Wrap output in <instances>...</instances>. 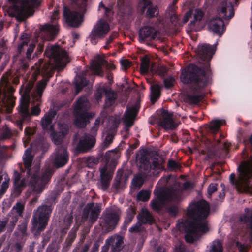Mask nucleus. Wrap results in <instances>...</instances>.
Here are the masks:
<instances>
[{
	"mask_svg": "<svg viewBox=\"0 0 252 252\" xmlns=\"http://www.w3.org/2000/svg\"><path fill=\"white\" fill-rule=\"evenodd\" d=\"M134 214H131L128 215L125 219V223L127 225L130 222H131V221H132V219L134 218Z\"/></svg>",
	"mask_w": 252,
	"mask_h": 252,
	"instance_id": "obj_63",
	"label": "nucleus"
},
{
	"mask_svg": "<svg viewBox=\"0 0 252 252\" xmlns=\"http://www.w3.org/2000/svg\"><path fill=\"white\" fill-rule=\"evenodd\" d=\"M7 101L8 102L6 104V105L9 106L11 107H13L15 104V102L14 100V98L12 96H9L7 98V99L6 98L4 99V101Z\"/></svg>",
	"mask_w": 252,
	"mask_h": 252,
	"instance_id": "obj_59",
	"label": "nucleus"
},
{
	"mask_svg": "<svg viewBox=\"0 0 252 252\" xmlns=\"http://www.w3.org/2000/svg\"><path fill=\"white\" fill-rule=\"evenodd\" d=\"M111 179L100 177V186L103 190H106L109 187Z\"/></svg>",
	"mask_w": 252,
	"mask_h": 252,
	"instance_id": "obj_41",
	"label": "nucleus"
},
{
	"mask_svg": "<svg viewBox=\"0 0 252 252\" xmlns=\"http://www.w3.org/2000/svg\"><path fill=\"white\" fill-rule=\"evenodd\" d=\"M59 13L58 10L56 9L54 10L51 17V20L52 21H54L58 19L59 18Z\"/></svg>",
	"mask_w": 252,
	"mask_h": 252,
	"instance_id": "obj_62",
	"label": "nucleus"
},
{
	"mask_svg": "<svg viewBox=\"0 0 252 252\" xmlns=\"http://www.w3.org/2000/svg\"><path fill=\"white\" fill-rule=\"evenodd\" d=\"M210 211L209 205L205 200L192 202L188 207V220L185 222V239L192 243L209 231L206 218Z\"/></svg>",
	"mask_w": 252,
	"mask_h": 252,
	"instance_id": "obj_1",
	"label": "nucleus"
},
{
	"mask_svg": "<svg viewBox=\"0 0 252 252\" xmlns=\"http://www.w3.org/2000/svg\"><path fill=\"white\" fill-rule=\"evenodd\" d=\"M223 248L221 243L219 241H214L211 246L209 252H222Z\"/></svg>",
	"mask_w": 252,
	"mask_h": 252,
	"instance_id": "obj_37",
	"label": "nucleus"
},
{
	"mask_svg": "<svg viewBox=\"0 0 252 252\" xmlns=\"http://www.w3.org/2000/svg\"><path fill=\"white\" fill-rule=\"evenodd\" d=\"M100 210L98 205H94V204L92 203L87 205L85 209V212L87 213V217L89 216L92 221H95L98 218Z\"/></svg>",
	"mask_w": 252,
	"mask_h": 252,
	"instance_id": "obj_24",
	"label": "nucleus"
},
{
	"mask_svg": "<svg viewBox=\"0 0 252 252\" xmlns=\"http://www.w3.org/2000/svg\"><path fill=\"white\" fill-rule=\"evenodd\" d=\"M220 16L225 19H230L233 17L234 12L232 3L228 0H224L218 9Z\"/></svg>",
	"mask_w": 252,
	"mask_h": 252,
	"instance_id": "obj_13",
	"label": "nucleus"
},
{
	"mask_svg": "<svg viewBox=\"0 0 252 252\" xmlns=\"http://www.w3.org/2000/svg\"><path fill=\"white\" fill-rule=\"evenodd\" d=\"M172 117V114H169L167 111L163 110L162 119L160 121L161 126L165 129H173L176 128L178 125L173 122Z\"/></svg>",
	"mask_w": 252,
	"mask_h": 252,
	"instance_id": "obj_21",
	"label": "nucleus"
},
{
	"mask_svg": "<svg viewBox=\"0 0 252 252\" xmlns=\"http://www.w3.org/2000/svg\"><path fill=\"white\" fill-rule=\"evenodd\" d=\"M52 173L48 171L45 173L41 178H39L36 174L29 176L28 177L29 182L26 184L25 181H20L18 175L15 178L14 185L15 188L18 190L21 187L28 185L32 189L33 191L36 193H40L44 189L45 185L50 180Z\"/></svg>",
	"mask_w": 252,
	"mask_h": 252,
	"instance_id": "obj_6",
	"label": "nucleus"
},
{
	"mask_svg": "<svg viewBox=\"0 0 252 252\" xmlns=\"http://www.w3.org/2000/svg\"><path fill=\"white\" fill-rule=\"evenodd\" d=\"M100 122V120L99 119H97L95 120V126L92 129V132H93V134L95 135Z\"/></svg>",
	"mask_w": 252,
	"mask_h": 252,
	"instance_id": "obj_61",
	"label": "nucleus"
},
{
	"mask_svg": "<svg viewBox=\"0 0 252 252\" xmlns=\"http://www.w3.org/2000/svg\"><path fill=\"white\" fill-rule=\"evenodd\" d=\"M167 72V68L165 66H161L158 68V73L160 76H163Z\"/></svg>",
	"mask_w": 252,
	"mask_h": 252,
	"instance_id": "obj_60",
	"label": "nucleus"
},
{
	"mask_svg": "<svg viewBox=\"0 0 252 252\" xmlns=\"http://www.w3.org/2000/svg\"><path fill=\"white\" fill-rule=\"evenodd\" d=\"M22 248V246L19 243H16L13 248L15 252H20Z\"/></svg>",
	"mask_w": 252,
	"mask_h": 252,
	"instance_id": "obj_64",
	"label": "nucleus"
},
{
	"mask_svg": "<svg viewBox=\"0 0 252 252\" xmlns=\"http://www.w3.org/2000/svg\"><path fill=\"white\" fill-rule=\"evenodd\" d=\"M106 62L102 57L96 56L92 61L91 64V69L94 74L102 76L103 72L101 66L106 63Z\"/></svg>",
	"mask_w": 252,
	"mask_h": 252,
	"instance_id": "obj_20",
	"label": "nucleus"
},
{
	"mask_svg": "<svg viewBox=\"0 0 252 252\" xmlns=\"http://www.w3.org/2000/svg\"><path fill=\"white\" fill-rule=\"evenodd\" d=\"M74 3L79 8V12L70 11L67 7H64L63 16L69 25L77 27L81 25L83 21V14L85 10L86 0H75Z\"/></svg>",
	"mask_w": 252,
	"mask_h": 252,
	"instance_id": "obj_8",
	"label": "nucleus"
},
{
	"mask_svg": "<svg viewBox=\"0 0 252 252\" xmlns=\"http://www.w3.org/2000/svg\"><path fill=\"white\" fill-rule=\"evenodd\" d=\"M121 64L123 69H126L131 65V63L127 60H123L121 61Z\"/></svg>",
	"mask_w": 252,
	"mask_h": 252,
	"instance_id": "obj_55",
	"label": "nucleus"
},
{
	"mask_svg": "<svg viewBox=\"0 0 252 252\" xmlns=\"http://www.w3.org/2000/svg\"><path fill=\"white\" fill-rule=\"evenodd\" d=\"M166 15L171 19L172 23L176 22L177 17L175 15V6L174 5H170L167 10Z\"/></svg>",
	"mask_w": 252,
	"mask_h": 252,
	"instance_id": "obj_35",
	"label": "nucleus"
},
{
	"mask_svg": "<svg viewBox=\"0 0 252 252\" xmlns=\"http://www.w3.org/2000/svg\"><path fill=\"white\" fill-rule=\"evenodd\" d=\"M138 7L141 12L142 13H145L146 16L148 17H154L158 14L157 7L154 5L150 1L142 0L139 4Z\"/></svg>",
	"mask_w": 252,
	"mask_h": 252,
	"instance_id": "obj_12",
	"label": "nucleus"
},
{
	"mask_svg": "<svg viewBox=\"0 0 252 252\" xmlns=\"http://www.w3.org/2000/svg\"><path fill=\"white\" fill-rule=\"evenodd\" d=\"M110 30L108 24L104 20H100L94 27L90 35L92 42L96 38H101L105 36Z\"/></svg>",
	"mask_w": 252,
	"mask_h": 252,
	"instance_id": "obj_11",
	"label": "nucleus"
},
{
	"mask_svg": "<svg viewBox=\"0 0 252 252\" xmlns=\"http://www.w3.org/2000/svg\"><path fill=\"white\" fill-rule=\"evenodd\" d=\"M160 199L159 198V200H153L151 201V207L153 210L156 211L159 210L160 208Z\"/></svg>",
	"mask_w": 252,
	"mask_h": 252,
	"instance_id": "obj_47",
	"label": "nucleus"
},
{
	"mask_svg": "<svg viewBox=\"0 0 252 252\" xmlns=\"http://www.w3.org/2000/svg\"><path fill=\"white\" fill-rule=\"evenodd\" d=\"M175 80L172 77H169L165 79L164 81L165 86L166 88H170L173 86Z\"/></svg>",
	"mask_w": 252,
	"mask_h": 252,
	"instance_id": "obj_51",
	"label": "nucleus"
},
{
	"mask_svg": "<svg viewBox=\"0 0 252 252\" xmlns=\"http://www.w3.org/2000/svg\"><path fill=\"white\" fill-rule=\"evenodd\" d=\"M137 218L139 221L142 223H151L153 221V218L146 208L141 209V213L138 215Z\"/></svg>",
	"mask_w": 252,
	"mask_h": 252,
	"instance_id": "obj_26",
	"label": "nucleus"
},
{
	"mask_svg": "<svg viewBox=\"0 0 252 252\" xmlns=\"http://www.w3.org/2000/svg\"><path fill=\"white\" fill-rule=\"evenodd\" d=\"M168 167L172 170H176L179 168L180 166L178 163L172 160L168 161Z\"/></svg>",
	"mask_w": 252,
	"mask_h": 252,
	"instance_id": "obj_52",
	"label": "nucleus"
},
{
	"mask_svg": "<svg viewBox=\"0 0 252 252\" xmlns=\"http://www.w3.org/2000/svg\"><path fill=\"white\" fill-rule=\"evenodd\" d=\"M151 100L154 103L160 95V86L158 84H154L151 87Z\"/></svg>",
	"mask_w": 252,
	"mask_h": 252,
	"instance_id": "obj_28",
	"label": "nucleus"
},
{
	"mask_svg": "<svg viewBox=\"0 0 252 252\" xmlns=\"http://www.w3.org/2000/svg\"><path fill=\"white\" fill-rule=\"evenodd\" d=\"M214 51L209 45L203 44L198 47V56L200 58L204 60H210Z\"/></svg>",
	"mask_w": 252,
	"mask_h": 252,
	"instance_id": "obj_23",
	"label": "nucleus"
},
{
	"mask_svg": "<svg viewBox=\"0 0 252 252\" xmlns=\"http://www.w3.org/2000/svg\"><path fill=\"white\" fill-rule=\"evenodd\" d=\"M240 174L236 182L234 181L235 175H230L231 184L235 185L237 190L240 192H248L252 188V155L247 162H244L239 167Z\"/></svg>",
	"mask_w": 252,
	"mask_h": 252,
	"instance_id": "obj_2",
	"label": "nucleus"
},
{
	"mask_svg": "<svg viewBox=\"0 0 252 252\" xmlns=\"http://www.w3.org/2000/svg\"><path fill=\"white\" fill-rule=\"evenodd\" d=\"M90 106V103L85 97H81L77 100L74 110L75 124L77 126L84 127L89 119L94 116V114L86 112Z\"/></svg>",
	"mask_w": 252,
	"mask_h": 252,
	"instance_id": "obj_7",
	"label": "nucleus"
},
{
	"mask_svg": "<svg viewBox=\"0 0 252 252\" xmlns=\"http://www.w3.org/2000/svg\"><path fill=\"white\" fill-rule=\"evenodd\" d=\"M133 182L135 186H137L138 187H140L143 184L142 179L139 176L135 177L133 179Z\"/></svg>",
	"mask_w": 252,
	"mask_h": 252,
	"instance_id": "obj_53",
	"label": "nucleus"
},
{
	"mask_svg": "<svg viewBox=\"0 0 252 252\" xmlns=\"http://www.w3.org/2000/svg\"><path fill=\"white\" fill-rule=\"evenodd\" d=\"M184 246L183 244L179 241L175 246L174 252H183Z\"/></svg>",
	"mask_w": 252,
	"mask_h": 252,
	"instance_id": "obj_56",
	"label": "nucleus"
},
{
	"mask_svg": "<svg viewBox=\"0 0 252 252\" xmlns=\"http://www.w3.org/2000/svg\"><path fill=\"white\" fill-rule=\"evenodd\" d=\"M158 31L154 28L146 26L141 28L139 32V38L141 41L155 39L158 35Z\"/></svg>",
	"mask_w": 252,
	"mask_h": 252,
	"instance_id": "obj_18",
	"label": "nucleus"
},
{
	"mask_svg": "<svg viewBox=\"0 0 252 252\" xmlns=\"http://www.w3.org/2000/svg\"><path fill=\"white\" fill-rule=\"evenodd\" d=\"M51 136L52 137V139L55 144H59L62 141V137H61V136H58L57 133L53 132L51 134Z\"/></svg>",
	"mask_w": 252,
	"mask_h": 252,
	"instance_id": "obj_49",
	"label": "nucleus"
},
{
	"mask_svg": "<svg viewBox=\"0 0 252 252\" xmlns=\"http://www.w3.org/2000/svg\"><path fill=\"white\" fill-rule=\"evenodd\" d=\"M45 54L50 59L49 67L51 70H61L69 62L67 53L58 46H49Z\"/></svg>",
	"mask_w": 252,
	"mask_h": 252,
	"instance_id": "obj_5",
	"label": "nucleus"
},
{
	"mask_svg": "<svg viewBox=\"0 0 252 252\" xmlns=\"http://www.w3.org/2000/svg\"><path fill=\"white\" fill-rule=\"evenodd\" d=\"M217 184L212 183L208 188V192L209 195L211 196V194L217 190Z\"/></svg>",
	"mask_w": 252,
	"mask_h": 252,
	"instance_id": "obj_50",
	"label": "nucleus"
},
{
	"mask_svg": "<svg viewBox=\"0 0 252 252\" xmlns=\"http://www.w3.org/2000/svg\"><path fill=\"white\" fill-rule=\"evenodd\" d=\"M209 71L205 73L195 65H189L181 75V80L184 84L191 83L195 88H201L207 85L209 79Z\"/></svg>",
	"mask_w": 252,
	"mask_h": 252,
	"instance_id": "obj_3",
	"label": "nucleus"
},
{
	"mask_svg": "<svg viewBox=\"0 0 252 252\" xmlns=\"http://www.w3.org/2000/svg\"><path fill=\"white\" fill-rule=\"evenodd\" d=\"M209 30L214 33L221 35L224 32V22L220 18H213L208 23Z\"/></svg>",
	"mask_w": 252,
	"mask_h": 252,
	"instance_id": "obj_19",
	"label": "nucleus"
},
{
	"mask_svg": "<svg viewBox=\"0 0 252 252\" xmlns=\"http://www.w3.org/2000/svg\"><path fill=\"white\" fill-rule=\"evenodd\" d=\"M150 64V60L147 57H144L142 59L140 70L143 74H146L148 72Z\"/></svg>",
	"mask_w": 252,
	"mask_h": 252,
	"instance_id": "obj_34",
	"label": "nucleus"
},
{
	"mask_svg": "<svg viewBox=\"0 0 252 252\" xmlns=\"http://www.w3.org/2000/svg\"><path fill=\"white\" fill-rule=\"evenodd\" d=\"M123 243V240L119 238L115 243V246L113 248V252H118L121 249L122 244Z\"/></svg>",
	"mask_w": 252,
	"mask_h": 252,
	"instance_id": "obj_48",
	"label": "nucleus"
},
{
	"mask_svg": "<svg viewBox=\"0 0 252 252\" xmlns=\"http://www.w3.org/2000/svg\"><path fill=\"white\" fill-rule=\"evenodd\" d=\"M29 95L26 94L22 95L20 99L19 113L22 116L23 121L28 120L30 117V113L29 111Z\"/></svg>",
	"mask_w": 252,
	"mask_h": 252,
	"instance_id": "obj_14",
	"label": "nucleus"
},
{
	"mask_svg": "<svg viewBox=\"0 0 252 252\" xmlns=\"http://www.w3.org/2000/svg\"><path fill=\"white\" fill-rule=\"evenodd\" d=\"M9 2V12L12 16L19 19L32 15L33 9L40 4V0H8Z\"/></svg>",
	"mask_w": 252,
	"mask_h": 252,
	"instance_id": "obj_4",
	"label": "nucleus"
},
{
	"mask_svg": "<svg viewBox=\"0 0 252 252\" xmlns=\"http://www.w3.org/2000/svg\"><path fill=\"white\" fill-rule=\"evenodd\" d=\"M51 213V210L47 206L44 205L38 208L32 218L33 231L38 233L46 228Z\"/></svg>",
	"mask_w": 252,
	"mask_h": 252,
	"instance_id": "obj_9",
	"label": "nucleus"
},
{
	"mask_svg": "<svg viewBox=\"0 0 252 252\" xmlns=\"http://www.w3.org/2000/svg\"><path fill=\"white\" fill-rule=\"evenodd\" d=\"M121 214L117 207L108 208L103 213V220L105 226L109 230H113L118 225Z\"/></svg>",
	"mask_w": 252,
	"mask_h": 252,
	"instance_id": "obj_10",
	"label": "nucleus"
},
{
	"mask_svg": "<svg viewBox=\"0 0 252 252\" xmlns=\"http://www.w3.org/2000/svg\"><path fill=\"white\" fill-rule=\"evenodd\" d=\"M44 30L46 34H50V37L48 38V40H53L55 35L57 33L58 31V26L55 25L54 26L51 25H46L44 27Z\"/></svg>",
	"mask_w": 252,
	"mask_h": 252,
	"instance_id": "obj_29",
	"label": "nucleus"
},
{
	"mask_svg": "<svg viewBox=\"0 0 252 252\" xmlns=\"http://www.w3.org/2000/svg\"><path fill=\"white\" fill-rule=\"evenodd\" d=\"M203 15V12L201 10L195 9L193 14L194 20L191 22L192 30H196L197 29L196 26H199Z\"/></svg>",
	"mask_w": 252,
	"mask_h": 252,
	"instance_id": "obj_27",
	"label": "nucleus"
},
{
	"mask_svg": "<svg viewBox=\"0 0 252 252\" xmlns=\"http://www.w3.org/2000/svg\"><path fill=\"white\" fill-rule=\"evenodd\" d=\"M141 222L138 221L134 225L129 229V231L131 233H136L141 230Z\"/></svg>",
	"mask_w": 252,
	"mask_h": 252,
	"instance_id": "obj_46",
	"label": "nucleus"
},
{
	"mask_svg": "<svg viewBox=\"0 0 252 252\" xmlns=\"http://www.w3.org/2000/svg\"><path fill=\"white\" fill-rule=\"evenodd\" d=\"M114 166L107 163L104 166L100 168V177H104L108 179H112L114 171Z\"/></svg>",
	"mask_w": 252,
	"mask_h": 252,
	"instance_id": "obj_25",
	"label": "nucleus"
},
{
	"mask_svg": "<svg viewBox=\"0 0 252 252\" xmlns=\"http://www.w3.org/2000/svg\"><path fill=\"white\" fill-rule=\"evenodd\" d=\"M248 215H251L250 218L247 216H243L241 217V221L244 223L249 221L250 227L252 229V211H250Z\"/></svg>",
	"mask_w": 252,
	"mask_h": 252,
	"instance_id": "obj_44",
	"label": "nucleus"
},
{
	"mask_svg": "<svg viewBox=\"0 0 252 252\" xmlns=\"http://www.w3.org/2000/svg\"><path fill=\"white\" fill-rule=\"evenodd\" d=\"M222 121L220 120L212 121L209 124V127L211 130L215 132L218 131L219 128L222 125Z\"/></svg>",
	"mask_w": 252,
	"mask_h": 252,
	"instance_id": "obj_38",
	"label": "nucleus"
},
{
	"mask_svg": "<svg viewBox=\"0 0 252 252\" xmlns=\"http://www.w3.org/2000/svg\"><path fill=\"white\" fill-rule=\"evenodd\" d=\"M47 84V82L46 80H42L40 81L37 87V94H38V96L36 98V100L39 101L42 96V93L43 90L46 87Z\"/></svg>",
	"mask_w": 252,
	"mask_h": 252,
	"instance_id": "obj_36",
	"label": "nucleus"
},
{
	"mask_svg": "<svg viewBox=\"0 0 252 252\" xmlns=\"http://www.w3.org/2000/svg\"><path fill=\"white\" fill-rule=\"evenodd\" d=\"M32 148H28L25 152L24 155L23 156V160L25 166L26 168H29L32 164Z\"/></svg>",
	"mask_w": 252,
	"mask_h": 252,
	"instance_id": "obj_32",
	"label": "nucleus"
},
{
	"mask_svg": "<svg viewBox=\"0 0 252 252\" xmlns=\"http://www.w3.org/2000/svg\"><path fill=\"white\" fill-rule=\"evenodd\" d=\"M24 208V205L21 203H17L13 207V210H15L19 215H21Z\"/></svg>",
	"mask_w": 252,
	"mask_h": 252,
	"instance_id": "obj_45",
	"label": "nucleus"
},
{
	"mask_svg": "<svg viewBox=\"0 0 252 252\" xmlns=\"http://www.w3.org/2000/svg\"><path fill=\"white\" fill-rule=\"evenodd\" d=\"M74 83L76 86V93H78L87 84V81L83 77L77 76L75 78Z\"/></svg>",
	"mask_w": 252,
	"mask_h": 252,
	"instance_id": "obj_33",
	"label": "nucleus"
},
{
	"mask_svg": "<svg viewBox=\"0 0 252 252\" xmlns=\"http://www.w3.org/2000/svg\"><path fill=\"white\" fill-rule=\"evenodd\" d=\"M39 103H37V104L32 107V114L33 115H38L40 114V109L39 107Z\"/></svg>",
	"mask_w": 252,
	"mask_h": 252,
	"instance_id": "obj_54",
	"label": "nucleus"
},
{
	"mask_svg": "<svg viewBox=\"0 0 252 252\" xmlns=\"http://www.w3.org/2000/svg\"><path fill=\"white\" fill-rule=\"evenodd\" d=\"M181 196V191L179 189L170 190L165 194V199L167 200L176 201Z\"/></svg>",
	"mask_w": 252,
	"mask_h": 252,
	"instance_id": "obj_30",
	"label": "nucleus"
},
{
	"mask_svg": "<svg viewBox=\"0 0 252 252\" xmlns=\"http://www.w3.org/2000/svg\"><path fill=\"white\" fill-rule=\"evenodd\" d=\"M2 177L0 176V183H1ZM10 179L9 178H5L4 181L2 182L1 188L0 189V193H4L8 188Z\"/></svg>",
	"mask_w": 252,
	"mask_h": 252,
	"instance_id": "obj_40",
	"label": "nucleus"
},
{
	"mask_svg": "<svg viewBox=\"0 0 252 252\" xmlns=\"http://www.w3.org/2000/svg\"><path fill=\"white\" fill-rule=\"evenodd\" d=\"M68 159V156L65 147H59L56 152L54 161L55 165L58 167H62L67 163Z\"/></svg>",
	"mask_w": 252,
	"mask_h": 252,
	"instance_id": "obj_15",
	"label": "nucleus"
},
{
	"mask_svg": "<svg viewBox=\"0 0 252 252\" xmlns=\"http://www.w3.org/2000/svg\"><path fill=\"white\" fill-rule=\"evenodd\" d=\"M137 199L142 201H148L150 197V192L147 190H141L137 194Z\"/></svg>",
	"mask_w": 252,
	"mask_h": 252,
	"instance_id": "obj_39",
	"label": "nucleus"
},
{
	"mask_svg": "<svg viewBox=\"0 0 252 252\" xmlns=\"http://www.w3.org/2000/svg\"><path fill=\"white\" fill-rule=\"evenodd\" d=\"M102 94H104L106 97L104 105L105 107H110L114 102V100L116 98V94L109 89H106L104 88H100L97 89V94H96V97L97 100L101 97Z\"/></svg>",
	"mask_w": 252,
	"mask_h": 252,
	"instance_id": "obj_16",
	"label": "nucleus"
},
{
	"mask_svg": "<svg viewBox=\"0 0 252 252\" xmlns=\"http://www.w3.org/2000/svg\"><path fill=\"white\" fill-rule=\"evenodd\" d=\"M203 95H190L189 96V100L191 103L193 104H196L201 101L203 99Z\"/></svg>",
	"mask_w": 252,
	"mask_h": 252,
	"instance_id": "obj_43",
	"label": "nucleus"
},
{
	"mask_svg": "<svg viewBox=\"0 0 252 252\" xmlns=\"http://www.w3.org/2000/svg\"><path fill=\"white\" fill-rule=\"evenodd\" d=\"M56 113L54 111H49L46 114L41 120V125L44 129H47L50 124L52 118L55 117Z\"/></svg>",
	"mask_w": 252,
	"mask_h": 252,
	"instance_id": "obj_31",
	"label": "nucleus"
},
{
	"mask_svg": "<svg viewBox=\"0 0 252 252\" xmlns=\"http://www.w3.org/2000/svg\"><path fill=\"white\" fill-rule=\"evenodd\" d=\"M35 45L34 44H30L27 51V57L28 58H31L32 53L33 52Z\"/></svg>",
	"mask_w": 252,
	"mask_h": 252,
	"instance_id": "obj_58",
	"label": "nucleus"
},
{
	"mask_svg": "<svg viewBox=\"0 0 252 252\" xmlns=\"http://www.w3.org/2000/svg\"><path fill=\"white\" fill-rule=\"evenodd\" d=\"M59 133L61 134L62 137H63L67 134L69 132L68 126L64 124H60L59 126Z\"/></svg>",
	"mask_w": 252,
	"mask_h": 252,
	"instance_id": "obj_42",
	"label": "nucleus"
},
{
	"mask_svg": "<svg viewBox=\"0 0 252 252\" xmlns=\"http://www.w3.org/2000/svg\"><path fill=\"white\" fill-rule=\"evenodd\" d=\"M161 165V161L158 159L154 158L152 161V167L153 169L159 168Z\"/></svg>",
	"mask_w": 252,
	"mask_h": 252,
	"instance_id": "obj_57",
	"label": "nucleus"
},
{
	"mask_svg": "<svg viewBox=\"0 0 252 252\" xmlns=\"http://www.w3.org/2000/svg\"><path fill=\"white\" fill-rule=\"evenodd\" d=\"M95 143V135H85L80 139L77 148L83 152L92 148Z\"/></svg>",
	"mask_w": 252,
	"mask_h": 252,
	"instance_id": "obj_17",
	"label": "nucleus"
},
{
	"mask_svg": "<svg viewBox=\"0 0 252 252\" xmlns=\"http://www.w3.org/2000/svg\"><path fill=\"white\" fill-rule=\"evenodd\" d=\"M139 109V106L135 105L127 109L124 116V121L126 126L128 128L133 125L135 117Z\"/></svg>",
	"mask_w": 252,
	"mask_h": 252,
	"instance_id": "obj_22",
	"label": "nucleus"
}]
</instances>
